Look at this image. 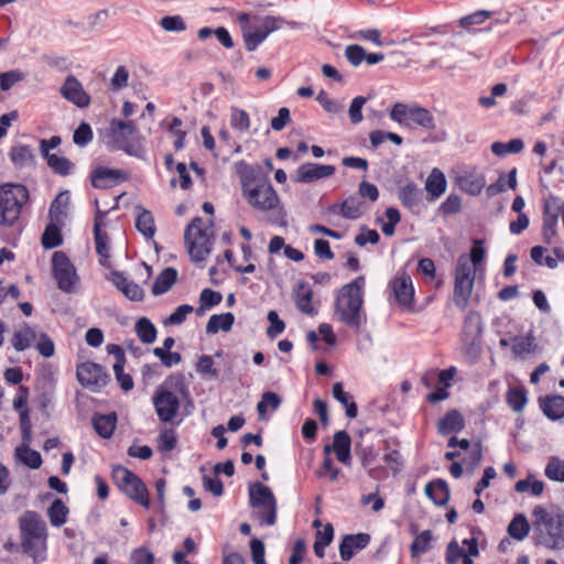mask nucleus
Segmentation results:
<instances>
[{"label":"nucleus","instance_id":"obj_1","mask_svg":"<svg viewBox=\"0 0 564 564\" xmlns=\"http://www.w3.org/2000/svg\"><path fill=\"white\" fill-rule=\"evenodd\" d=\"M235 171L240 181L242 196L250 206L261 212L274 210L279 206V196L260 165L248 164L241 160L235 164Z\"/></svg>","mask_w":564,"mask_h":564},{"label":"nucleus","instance_id":"obj_2","mask_svg":"<svg viewBox=\"0 0 564 564\" xmlns=\"http://www.w3.org/2000/svg\"><path fill=\"white\" fill-rule=\"evenodd\" d=\"M364 286L365 278H356L339 289L334 303L337 319L356 332L367 323V314L364 310Z\"/></svg>","mask_w":564,"mask_h":564},{"label":"nucleus","instance_id":"obj_3","mask_svg":"<svg viewBox=\"0 0 564 564\" xmlns=\"http://www.w3.org/2000/svg\"><path fill=\"white\" fill-rule=\"evenodd\" d=\"M532 540L535 545L549 550H564V512L550 511L543 506H535L532 510Z\"/></svg>","mask_w":564,"mask_h":564},{"label":"nucleus","instance_id":"obj_4","mask_svg":"<svg viewBox=\"0 0 564 564\" xmlns=\"http://www.w3.org/2000/svg\"><path fill=\"white\" fill-rule=\"evenodd\" d=\"M19 528L24 553L35 562L43 561L46 551V523L35 511H25L19 519Z\"/></svg>","mask_w":564,"mask_h":564},{"label":"nucleus","instance_id":"obj_5","mask_svg":"<svg viewBox=\"0 0 564 564\" xmlns=\"http://www.w3.org/2000/svg\"><path fill=\"white\" fill-rule=\"evenodd\" d=\"M108 145L129 155L142 158L144 148L133 120L112 119L107 131Z\"/></svg>","mask_w":564,"mask_h":564},{"label":"nucleus","instance_id":"obj_6","mask_svg":"<svg viewBox=\"0 0 564 564\" xmlns=\"http://www.w3.org/2000/svg\"><path fill=\"white\" fill-rule=\"evenodd\" d=\"M29 189L22 184L0 185V216L2 226H12L19 218L22 207L29 200Z\"/></svg>","mask_w":564,"mask_h":564},{"label":"nucleus","instance_id":"obj_7","mask_svg":"<svg viewBox=\"0 0 564 564\" xmlns=\"http://www.w3.org/2000/svg\"><path fill=\"white\" fill-rule=\"evenodd\" d=\"M390 119L405 128L415 126L432 131L435 129V120L430 110L420 106H408L397 102L390 110Z\"/></svg>","mask_w":564,"mask_h":564},{"label":"nucleus","instance_id":"obj_8","mask_svg":"<svg viewBox=\"0 0 564 564\" xmlns=\"http://www.w3.org/2000/svg\"><path fill=\"white\" fill-rule=\"evenodd\" d=\"M184 239L188 254L194 262L205 260L212 251V239L200 217H195L186 227Z\"/></svg>","mask_w":564,"mask_h":564},{"label":"nucleus","instance_id":"obj_9","mask_svg":"<svg viewBox=\"0 0 564 564\" xmlns=\"http://www.w3.org/2000/svg\"><path fill=\"white\" fill-rule=\"evenodd\" d=\"M474 282L475 269L469 263L468 256L462 254L457 259L454 284V303L462 311L468 305Z\"/></svg>","mask_w":564,"mask_h":564},{"label":"nucleus","instance_id":"obj_10","mask_svg":"<svg viewBox=\"0 0 564 564\" xmlns=\"http://www.w3.org/2000/svg\"><path fill=\"white\" fill-rule=\"evenodd\" d=\"M173 387V379L170 378L156 388L152 397L155 412L163 423L172 422L180 410V399L172 390Z\"/></svg>","mask_w":564,"mask_h":564},{"label":"nucleus","instance_id":"obj_11","mask_svg":"<svg viewBox=\"0 0 564 564\" xmlns=\"http://www.w3.org/2000/svg\"><path fill=\"white\" fill-rule=\"evenodd\" d=\"M249 502L252 508L265 509V513L262 516V524L267 527L275 524L278 505L272 490L268 486L261 482L251 485L249 488Z\"/></svg>","mask_w":564,"mask_h":564},{"label":"nucleus","instance_id":"obj_12","mask_svg":"<svg viewBox=\"0 0 564 564\" xmlns=\"http://www.w3.org/2000/svg\"><path fill=\"white\" fill-rule=\"evenodd\" d=\"M52 265L58 289L63 292L70 293L74 290L77 275L68 257L62 251H56L52 258Z\"/></svg>","mask_w":564,"mask_h":564},{"label":"nucleus","instance_id":"obj_13","mask_svg":"<svg viewBox=\"0 0 564 564\" xmlns=\"http://www.w3.org/2000/svg\"><path fill=\"white\" fill-rule=\"evenodd\" d=\"M76 376L83 387L95 392L106 387L109 381L106 370L100 365L89 361L77 367Z\"/></svg>","mask_w":564,"mask_h":564},{"label":"nucleus","instance_id":"obj_14","mask_svg":"<svg viewBox=\"0 0 564 564\" xmlns=\"http://www.w3.org/2000/svg\"><path fill=\"white\" fill-rule=\"evenodd\" d=\"M482 332L481 316L477 312H469L466 315L462 329V341L464 346L471 349L479 344Z\"/></svg>","mask_w":564,"mask_h":564},{"label":"nucleus","instance_id":"obj_15","mask_svg":"<svg viewBox=\"0 0 564 564\" xmlns=\"http://www.w3.org/2000/svg\"><path fill=\"white\" fill-rule=\"evenodd\" d=\"M61 94L65 99L73 102L79 108H86L90 104L89 95L84 90L80 82L69 75L61 87Z\"/></svg>","mask_w":564,"mask_h":564},{"label":"nucleus","instance_id":"obj_16","mask_svg":"<svg viewBox=\"0 0 564 564\" xmlns=\"http://www.w3.org/2000/svg\"><path fill=\"white\" fill-rule=\"evenodd\" d=\"M391 288L397 302L402 306H410L413 302L414 289L410 275L400 272L391 282Z\"/></svg>","mask_w":564,"mask_h":564},{"label":"nucleus","instance_id":"obj_17","mask_svg":"<svg viewBox=\"0 0 564 564\" xmlns=\"http://www.w3.org/2000/svg\"><path fill=\"white\" fill-rule=\"evenodd\" d=\"M370 543L368 533L347 534L339 544V555L343 561H350L357 551H361Z\"/></svg>","mask_w":564,"mask_h":564},{"label":"nucleus","instance_id":"obj_18","mask_svg":"<svg viewBox=\"0 0 564 564\" xmlns=\"http://www.w3.org/2000/svg\"><path fill=\"white\" fill-rule=\"evenodd\" d=\"M335 171L334 165L305 163L297 169L295 181L299 183H312L316 180L332 176Z\"/></svg>","mask_w":564,"mask_h":564},{"label":"nucleus","instance_id":"obj_19","mask_svg":"<svg viewBox=\"0 0 564 564\" xmlns=\"http://www.w3.org/2000/svg\"><path fill=\"white\" fill-rule=\"evenodd\" d=\"M456 184L459 188L471 195L477 196L481 193L486 185L485 176L477 172L476 169L466 170L456 176Z\"/></svg>","mask_w":564,"mask_h":564},{"label":"nucleus","instance_id":"obj_20","mask_svg":"<svg viewBox=\"0 0 564 564\" xmlns=\"http://www.w3.org/2000/svg\"><path fill=\"white\" fill-rule=\"evenodd\" d=\"M329 212L341 215L346 219H358L366 212V205L359 197L349 196L340 204L329 206Z\"/></svg>","mask_w":564,"mask_h":564},{"label":"nucleus","instance_id":"obj_21","mask_svg":"<svg viewBox=\"0 0 564 564\" xmlns=\"http://www.w3.org/2000/svg\"><path fill=\"white\" fill-rule=\"evenodd\" d=\"M124 178L126 175L120 170L99 167L91 175V184L96 188H108Z\"/></svg>","mask_w":564,"mask_h":564},{"label":"nucleus","instance_id":"obj_22","mask_svg":"<svg viewBox=\"0 0 564 564\" xmlns=\"http://www.w3.org/2000/svg\"><path fill=\"white\" fill-rule=\"evenodd\" d=\"M313 291L305 281H300L294 289V299L296 307L304 314L314 315L315 307L312 305Z\"/></svg>","mask_w":564,"mask_h":564},{"label":"nucleus","instance_id":"obj_23","mask_svg":"<svg viewBox=\"0 0 564 564\" xmlns=\"http://www.w3.org/2000/svg\"><path fill=\"white\" fill-rule=\"evenodd\" d=\"M425 495L436 505L445 506L449 500V488L443 479H435L425 486Z\"/></svg>","mask_w":564,"mask_h":564},{"label":"nucleus","instance_id":"obj_24","mask_svg":"<svg viewBox=\"0 0 564 564\" xmlns=\"http://www.w3.org/2000/svg\"><path fill=\"white\" fill-rule=\"evenodd\" d=\"M9 158L17 169H26L34 165L35 156L29 145H13L10 149Z\"/></svg>","mask_w":564,"mask_h":564},{"label":"nucleus","instance_id":"obj_25","mask_svg":"<svg viewBox=\"0 0 564 564\" xmlns=\"http://www.w3.org/2000/svg\"><path fill=\"white\" fill-rule=\"evenodd\" d=\"M351 440L346 431H338L334 435L333 449L337 459L344 465H350Z\"/></svg>","mask_w":564,"mask_h":564},{"label":"nucleus","instance_id":"obj_26","mask_svg":"<svg viewBox=\"0 0 564 564\" xmlns=\"http://www.w3.org/2000/svg\"><path fill=\"white\" fill-rule=\"evenodd\" d=\"M465 421L463 415L456 411H448L443 419L440 420L437 424V431L442 435H447L454 432H459L464 429Z\"/></svg>","mask_w":564,"mask_h":564},{"label":"nucleus","instance_id":"obj_27","mask_svg":"<svg viewBox=\"0 0 564 564\" xmlns=\"http://www.w3.org/2000/svg\"><path fill=\"white\" fill-rule=\"evenodd\" d=\"M117 424V414L115 412L108 414H95L93 417V426L96 433L102 438L112 436Z\"/></svg>","mask_w":564,"mask_h":564},{"label":"nucleus","instance_id":"obj_28","mask_svg":"<svg viewBox=\"0 0 564 564\" xmlns=\"http://www.w3.org/2000/svg\"><path fill=\"white\" fill-rule=\"evenodd\" d=\"M135 209V228L145 238L152 239L156 231L152 213L141 206H138Z\"/></svg>","mask_w":564,"mask_h":564},{"label":"nucleus","instance_id":"obj_29","mask_svg":"<svg viewBox=\"0 0 564 564\" xmlns=\"http://www.w3.org/2000/svg\"><path fill=\"white\" fill-rule=\"evenodd\" d=\"M540 406L543 413L551 420L564 417V397L551 395L540 400Z\"/></svg>","mask_w":564,"mask_h":564},{"label":"nucleus","instance_id":"obj_30","mask_svg":"<svg viewBox=\"0 0 564 564\" xmlns=\"http://www.w3.org/2000/svg\"><path fill=\"white\" fill-rule=\"evenodd\" d=\"M36 339L37 333L28 324H23V326L13 334L11 344L17 351H23L31 347L32 343Z\"/></svg>","mask_w":564,"mask_h":564},{"label":"nucleus","instance_id":"obj_31","mask_svg":"<svg viewBox=\"0 0 564 564\" xmlns=\"http://www.w3.org/2000/svg\"><path fill=\"white\" fill-rule=\"evenodd\" d=\"M177 271L174 268H165L155 279L152 285V294L158 296L166 293L176 282Z\"/></svg>","mask_w":564,"mask_h":564},{"label":"nucleus","instance_id":"obj_32","mask_svg":"<svg viewBox=\"0 0 564 564\" xmlns=\"http://www.w3.org/2000/svg\"><path fill=\"white\" fill-rule=\"evenodd\" d=\"M558 212L551 210L549 205L543 208V239L546 243H551L557 232Z\"/></svg>","mask_w":564,"mask_h":564},{"label":"nucleus","instance_id":"obj_33","mask_svg":"<svg viewBox=\"0 0 564 564\" xmlns=\"http://www.w3.org/2000/svg\"><path fill=\"white\" fill-rule=\"evenodd\" d=\"M250 24L263 35V39H267L269 34L282 28L284 20L271 15L256 17Z\"/></svg>","mask_w":564,"mask_h":564},{"label":"nucleus","instance_id":"obj_34","mask_svg":"<svg viewBox=\"0 0 564 564\" xmlns=\"http://www.w3.org/2000/svg\"><path fill=\"white\" fill-rule=\"evenodd\" d=\"M425 189L432 196V198H437L445 193L446 178L441 170H432L425 182Z\"/></svg>","mask_w":564,"mask_h":564},{"label":"nucleus","instance_id":"obj_35","mask_svg":"<svg viewBox=\"0 0 564 564\" xmlns=\"http://www.w3.org/2000/svg\"><path fill=\"white\" fill-rule=\"evenodd\" d=\"M130 499L134 500L139 505L148 508L150 500L148 496V489L144 482L137 476L133 481L126 487L123 491Z\"/></svg>","mask_w":564,"mask_h":564},{"label":"nucleus","instance_id":"obj_36","mask_svg":"<svg viewBox=\"0 0 564 564\" xmlns=\"http://www.w3.org/2000/svg\"><path fill=\"white\" fill-rule=\"evenodd\" d=\"M235 323L232 313L215 314L209 317L206 325L207 334H217L219 330L229 332Z\"/></svg>","mask_w":564,"mask_h":564},{"label":"nucleus","instance_id":"obj_37","mask_svg":"<svg viewBox=\"0 0 564 564\" xmlns=\"http://www.w3.org/2000/svg\"><path fill=\"white\" fill-rule=\"evenodd\" d=\"M506 401L514 412H522L528 403L525 388L521 386L510 387L506 394Z\"/></svg>","mask_w":564,"mask_h":564},{"label":"nucleus","instance_id":"obj_38","mask_svg":"<svg viewBox=\"0 0 564 564\" xmlns=\"http://www.w3.org/2000/svg\"><path fill=\"white\" fill-rule=\"evenodd\" d=\"M514 490L519 494H529L533 497H539L544 491V482L530 474L525 479H520L516 482Z\"/></svg>","mask_w":564,"mask_h":564},{"label":"nucleus","instance_id":"obj_39","mask_svg":"<svg viewBox=\"0 0 564 564\" xmlns=\"http://www.w3.org/2000/svg\"><path fill=\"white\" fill-rule=\"evenodd\" d=\"M401 203L408 208H414L422 203V191L413 183L404 185L398 195Z\"/></svg>","mask_w":564,"mask_h":564},{"label":"nucleus","instance_id":"obj_40","mask_svg":"<svg viewBox=\"0 0 564 564\" xmlns=\"http://www.w3.org/2000/svg\"><path fill=\"white\" fill-rule=\"evenodd\" d=\"M333 397L345 406L346 415L355 419L358 414L357 404L352 401V397L344 391L343 383L336 382L333 386Z\"/></svg>","mask_w":564,"mask_h":564},{"label":"nucleus","instance_id":"obj_41","mask_svg":"<svg viewBox=\"0 0 564 564\" xmlns=\"http://www.w3.org/2000/svg\"><path fill=\"white\" fill-rule=\"evenodd\" d=\"M508 534L514 540H524L530 532V524L524 514L518 513L508 525Z\"/></svg>","mask_w":564,"mask_h":564},{"label":"nucleus","instance_id":"obj_42","mask_svg":"<svg viewBox=\"0 0 564 564\" xmlns=\"http://www.w3.org/2000/svg\"><path fill=\"white\" fill-rule=\"evenodd\" d=\"M14 457L17 460L32 469L40 468L43 463L41 454L31 447H17L14 451Z\"/></svg>","mask_w":564,"mask_h":564},{"label":"nucleus","instance_id":"obj_43","mask_svg":"<svg viewBox=\"0 0 564 564\" xmlns=\"http://www.w3.org/2000/svg\"><path fill=\"white\" fill-rule=\"evenodd\" d=\"M68 511V508L61 499H55L47 509V516L51 524L57 528L62 527L66 523Z\"/></svg>","mask_w":564,"mask_h":564},{"label":"nucleus","instance_id":"obj_44","mask_svg":"<svg viewBox=\"0 0 564 564\" xmlns=\"http://www.w3.org/2000/svg\"><path fill=\"white\" fill-rule=\"evenodd\" d=\"M135 333L140 340L144 344H152L156 338V328L147 317H141L137 322Z\"/></svg>","mask_w":564,"mask_h":564},{"label":"nucleus","instance_id":"obj_45","mask_svg":"<svg viewBox=\"0 0 564 564\" xmlns=\"http://www.w3.org/2000/svg\"><path fill=\"white\" fill-rule=\"evenodd\" d=\"M47 162V165L52 169V171L59 175H69L74 169V164L64 156H58L57 154H50L44 158Z\"/></svg>","mask_w":564,"mask_h":564},{"label":"nucleus","instance_id":"obj_46","mask_svg":"<svg viewBox=\"0 0 564 564\" xmlns=\"http://www.w3.org/2000/svg\"><path fill=\"white\" fill-rule=\"evenodd\" d=\"M432 540H433V534H432L431 530H425L422 533H420L419 535H416V538L414 539V541L412 542V544L410 546V552H411L412 557H416L421 554L426 553L432 547V545H431Z\"/></svg>","mask_w":564,"mask_h":564},{"label":"nucleus","instance_id":"obj_47","mask_svg":"<svg viewBox=\"0 0 564 564\" xmlns=\"http://www.w3.org/2000/svg\"><path fill=\"white\" fill-rule=\"evenodd\" d=\"M544 474L550 480L564 482V460L556 456L550 457Z\"/></svg>","mask_w":564,"mask_h":564},{"label":"nucleus","instance_id":"obj_48","mask_svg":"<svg viewBox=\"0 0 564 564\" xmlns=\"http://www.w3.org/2000/svg\"><path fill=\"white\" fill-rule=\"evenodd\" d=\"M523 141L521 139H512L507 143L495 142L491 144V151L497 156H503L507 153H520L523 150Z\"/></svg>","mask_w":564,"mask_h":564},{"label":"nucleus","instance_id":"obj_49","mask_svg":"<svg viewBox=\"0 0 564 564\" xmlns=\"http://www.w3.org/2000/svg\"><path fill=\"white\" fill-rule=\"evenodd\" d=\"M230 124L231 127L239 131L246 132L250 128V118L247 111L239 109L237 107H231L230 110Z\"/></svg>","mask_w":564,"mask_h":564},{"label":"nucleus","instance_id":"obj_50","mask_svg":"<svg viewBox=\"0 0 564 564\" xmlns=\"http://www.w3.org/2000/svg\"><path fill=\"white\" fill-rule=\"evenodd\" d=\"M535 338L532 335L518 336L513 338L512 351L517 356H523L535 351Z\"/></svg>","mask_w":564,"mask_h":564},{"label":"nucleus","instance_id":"obj_51","mask_svg":"<svg viewBox=\"0 0 564 564\" xmlns=\"http://www.w3.org/2000/svg\"><path fill=\"white\" fill-rule=\"evenodd\" d=\"M281 404V398L275 392H264L260 402L257 404V411L260 417H263L268 408L275 411Z\"/></svg>","mask_w":564,"mask_h":564},{"label":"nucleus","instance_id":"obj_52","mask_svg":"<svg viewBox=\"0 0 564 564\" xmlns=\"http://www.w3.org/2000/svg\"><path fill=\"white\" fill-rule=\"evenodd\" d=\"M62 235L59 228L55 224H50L42 236V245L46 249H53L62 243Z\"/></svg>","mask_w":564,"mask_h":564},{"label":"nucleus","instance_id":"obj_53","mask_svg":"<svg viewBox=\"0 0 564 564\" xmlns=\"http://www.w3.org/2000/svg\"><path fill=\"white\" fill-rule=\"evenodd\" d=\"M69 204V195L68 192L59 193L56 198L53 200L50 207V216L52 219L56 221L61 220V217L65 215V210L67 205Z\"/></svg>","mask_w":564,"mask_h":564},{"label":"nucleus","instance_id":"obj_54","mask_svg":"<svg viewBox=\"0 0 564 564\" xmlns=\"http://www.w3.org/2000/svg\"><path fill=\"white\" fill-rule=\"evenodd\" d=\"M95 242H96V252L100 257V264L104 267L109 265V247L107 245L108 236L104 231H98V228H96V235H94Z\"/></svg>","mask_w":564,"mask_h":564},{"label":"nucleus","instance_id":"obj_55","mask_svg":"<svg viewBox=\"0 0 564 564\" xmlns=\"http://www.w3.org/2000/svg\"><path fill=\"white\" fill-rule=\"evenodd\" d=\"M242 36L246 48L249 52L254 51L265 40L250 23L248 26H243Z\"/></svg>","mask_w":564,"mask_h":564},{"label":"nucleus","instance_id":"obj_56","mask_svg":"<svg viewBox=\"0 0 564 564\" xmlns=\"http://www.w3.org/2000/svg\"><path fill=\"white\" fill-rule=\"evenodd\" d=\"M159 24L166 32H183L186 30V23L181 15L163 17Z\"/></svg>","mask_w":564,"mask_h":564},{"label":"nucleus","instance_id":"obj_57","mask_svg":"<svg viewBox=\"0 0 564 564\" xmlns=\"http://www.w3.org/2000/svg\"><path fill=\"white\" fill-rule=\"evenodd\" d=\"M462 209V199L456 194H451L440 206V212L444 216L458 214Z\"/></svg>","mask_w":564,"mask_h":564},{"label":"nucleus","instance_id":"obj_58","mask_svg":"<svg viewBox=\"0 0 564 564\" xmlns=\"http://www.w3.org/2000/svg\"><path fill=\"white\" fill-rule=\"evenodd\" d=\"M345 57L355 67L359 66L366 58V51L358 44L348 45L345 48Z\"/></svg>","mask_w":564,"mask_h":564},{"label":"nucleus","instance_id":"obj_59","mask_svg":"<svg viewBox=\"0 0 564 564\" xmlns=\"http://www.w3.org/2000/svg\"><path fill=\"white\" fill-rule=\"evenodd\" d=\"M380 240V236L377 230L369 229L366 226L360 228V232L355 237V243L359 247H364L367 243L376 245Z\"/></svg>","mask_w":564,"mask_h":564},{"label":"nucleus","instance_id":"obj_60","mask_svg":"<svg viewBox=\"0 0 564 564\" xmlns=\"http://www.w3.org/2000/svg\"><path fill=\"white\" fill-rule=\"evenodd\" d=\"M113 479L118 484L119 488L124 491L126 487L133 481L137 477L135 474L127 469L126 467L118 466L113 469Z\"/></svg>","mask_w":564,"mask_h":564},{"label":"nucleus","instance_id":"obj_61","mask_svg":"<svg viewBox=\"0 0 564 564\" xmlns=\"http://www.w3.org/2000/svg\"><path fill=\"white\" fill-rule=\"evenodd\" d=\"M267 318L270 323V326L267 329V334L270 338H274L279 334L283 333L285 324L280 319L279 314L275 311H269Z\"/></svg>","mask_w":564,"mask_h":564},{"label":"nucleus","instance_id":"obj_62","mask_svg":"<svg viewBox=\"0 0 564 564\" xmlns=\"http://www.w3.org/2000/svg\"><path fill=\"white\" fill-rule=\"evenodd\" d=\"M128 80H129V70L126 66L121 65L116 69V72L110 80V88L112 90H120L128 86Z\"/></svg>","mask_w":564,"mask_h":564},{"label":"nucleus","instance_id":"obj_63","mask_svg":"<svg viewBox=\"0 0 564 564\" xmlns=\"http://www.w3.org/2000/svg\"><path fill=\"white\" fill-rule=\"evenodd\" d=\"M93 139V131L88 123L82 122L79 127L75 130L73 140L79 147H84L88 144Z\"/></svg>","mask_w":564,"mask_h":564},{"label":"nucleus","instance_id":"obj_64","mask_svg":"<svg viewBox=\"0 0 564 564\" xmlns=\"http://www.w3.org/2000/svg\"><path fill=\"white\" fill-rule=\"evenodd\" d=\"M131 564H154V555L145 547H138L131 552Z\"/></svg>","mask_w":564,"mask_h":564}]
</instances>
